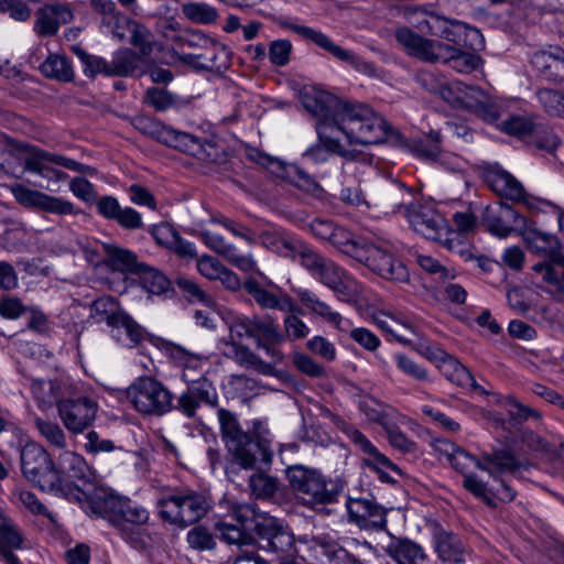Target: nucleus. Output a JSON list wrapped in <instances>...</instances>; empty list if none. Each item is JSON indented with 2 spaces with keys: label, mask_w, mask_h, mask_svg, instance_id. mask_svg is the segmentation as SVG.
Returning <instances> with one entry per match:
<instances>
[{
  "label": "nucleus",
  "mask_w": 564,
  "mask_h": 564,
  "mask_svg": "<svg viewBox=\"0 0 564 564\" xmlns=\"http://www.w3.org/2000/svg\"><path fill=\"white\" fill-rule=\"evenodd\" d=\"M392 127L371 107L352 102L319 87V149L354 159L352 151L344 149L341 139L352 144H379Z\"/></svg>",
  "instance_id": "obj_1"
},
{
  "label": "nucleus",
  "mask_w": 564,
  "mask_h": 564,
  "mask_svg": "<svg viewBox=\"0 0 564 564\" xmlns=\"http://www.w3.org/2000/svg\"><path fill=\"white\" fill-rule=\"evenodd\" d=\"M87 513L106 519L134 546L144 544L150 513L142 506L106 489L99 491Z\"/></svg>",
  "instance_id": "obj_2"
},
{
  "label": "nucleus",
  "mask_w": 564,
  "mask_h": 564,
  "mask_svg": "<svg viewBox=\"0 0 564 564\" xmlns=\"http://www.w3.org/2000/svg\"><path fill=\"white\" fill-rule=\"evenodd\" d=\"M57 462V470L62 480L61 487H65L68 491L63 490V492H54V495L79 502L88 512L96 496H99V491H106V489L97 485L94 470L79 454L66 451L58 456Z\"/></svg>",
  "instance_id": "obj_3"
},
{
  "label": "nucleus",
  "mask_w": 564,
  "mask_h": 564,
  "mask_svg": "<svg viewBox=\"0 0 564 564\" xmlns=\"http://www.w3.org/2000/svg\"><path fill=\"white\" fill-rule=\"evenodd\" d=\"M411 197V189L398 184L387 193L382 208L386 213H398L404 208V215L415 232L426 239L441 241L442 237L447 234L444 217L432 206L410 203L409 198Z\"/></svg>",
  "instance_id": "obj_4"
},
{
  "label": "nucleus",
  "mask_w": 564,
  "mask_h": 564,
  "mask_svg": "<svg viewBox=\"0 0 564 564\" xmlns=\"http://www.w3.org/2000/svg\"><path fill=\"white\" fill-rule=\"evenodd\" d=\"M441 452L446 455L452 467L464 476L470 475L469 471L474 466L488 473L495 479L506 473L516 474L525 468V465L509 448L482 452L480 458H476L449 442H442Z\"/></svg>",
  "instance_id": "obj_5"
},
{
  "label": "nucleus",
  "mask_w": 564,
  "mask_h": 564,
  "mask_svg": "<svg viewBox=\"0 0 564 564\" xmlns=\"http://www.w3.org/2000/svg\"><path fill=\"white\" fill-rule=\"evenodd\" d=\"M156 505L160 518L180 528L198 522L209 510L206 497L192 489L175 490L159 499Z\"/></svg>",
  "instance_id": "obj_6"
},
{
  "label": "nucleus",
  "mask_w": 564,
  "mask_h": 564,
  "mask_svg": "<svg viewBox=\"0 0 564 564\" xmlns=\"http://www.w3.org/2000/svg\"><path fill=\"white\" fill-rule=\"evenodd\" d=\"M23 476L36 487L48 492L68 491L61 487L62 480L56 465L50 454L40 445L26 444L20 454Z\"/></svg>",
  "instance_id": "obj_7"
},
{
  "label": "nucleus",
  "mask_w": 564,
  "mask_h": 564,
  "mask_svg": "<svg viewBox=\"0 0 564 564\" xmlns=\"http://www.w3.org/2000/svg\"><path fill=\"white\" fill-rule=\"evenodd\" d=\"M127 400L140 413L161 416L173 409L172 393L151 377L137 379L126 391Z\"/></svg>",
  "instance_id": "obj_8"
},
{
  "label": "nucleus",
  "mask_w": 564,
  "mask_h": 564,
  "mask_svg": "<svg viewBox=\"0 0 564 564\" xmlns=\"http://www.w3.org/2000/svg\"><path fill=\"white\" fill-rule=\"evenodd\" d=\"M217 416L223 441L235 462L245 469L252 468L257 460L256 452L259 449V444L252 442L251 436L241 429L235 413L220 408L217 410Z\"/></svg>",
  "instance_id": "obj_9"
},
{
  "label": "nucleus",
  "mask_w": 564,
  "mask_h": 564,
  "mask_svg": "<svg viewBox=\"0 0 564 564\" xmlns=\"http://www.w3.org/2000/svg\"><path fill=\"white\" fill-rule=\"evenodd\" d=\"M185 46L193 51L184 53L181 61L195 68L220 72L229 65V53L226 47L203 33L187 34Z\"/></svg>",
  "instance_id": "obj_10"
},
{
  "label": "nucleus",
  "mask_w": 564,
  "mask_h": 564,
  "mask_svg": "<svg viewBox=\"0 0 564 564\" xmlns=\"http://www.w3.org/2000/svg\"><path fill=\"white\" fill-rule=\"evenodd\" d=\"M442 97L454 106H459L475 112L487 122L499 118V107L496 100L479 87L463 82H453L449 88L442 91Z\"/></svg>",
  "instance_id": "obj_11"
},
{
  "label": "nucleus",
  "mask_w": 564,
  "mask_h": 564,
  "mask_svg": "<svg viewBox=\"0 0 564 564\" xmlns=\"http://www.w3.org/2000/svg\"><path fill=\"white\" fill-rule=\"evenodd\" d=\"M354 253L357 261L364 263L383 279L395 282H406L409 280L406 267L394 259L393 254L380 245L362 239L360 246L354 249Z\"/></svg>",
  "instance_id": "obj_12"
},
{
  "label": "nucleus",
  "mask_w": 564,
  "mask_h": 564,
  "mask_svg": "<svg viewBox=\"0 0 564 564\" xmlns=\"http://www.w3.org/2000/svg\"><path fill=\"white\" fill-rule=\"evenodd\" d=\"M395 39L409 56L425 63L445 62L454 52L449 44L423 37L406 26L395 30Z\"/></svg>",
  "instance_id": "obj_13"
},
{
  "label": "nucleus",
  "mask_w": 564,
  "mask_h": 564,
  "mask_svg": "<svg viewBox=\"0 0 564 564\" xmlns=\"http://www.w3.org/2000/svg\"><path fill=\"white\" fill-rule=\"evenodd\" d=\"M91 317L98 323L106 322L113 329L122 328L132 345H138L148 335L144 328L122 312L110 296L99 297L93 302Z\"/></svg>",
  "instance_id": "obj_14"
},
{
  "label": "nucleus",
  "mask_w": 564,
  "mask_h": 564,
  "mask_svg": "<svg viewBox=\"0 0 564 564\" xmlns=\"http://www.w3.org/2000/svg\"><path fill=\"white\" fill-rule=\"evenodd\" d=\"M419 29L421 32L443 37L446 41L452 42V46L456 47L468 46V39L474 40L481 36L477 29L469 28L463 22L455 20L451 21L433 13L427 14L426 19L419 22Z\"/></svg>",
  "instance_id": "obj_15"
},
{
  "label": "nucleus",
  "mask_w": 564,
  "mask_h": 564,
  "mask_svg": "<svg viewBox=\"0 0 564 564\" xmlns=\"http://www.w3.org/2000/svg\"><path fill=\"white\" fill-rule=\"evenodd\" d=\"M98 404L90 398L78 397L58 402V414L70 433H83L96 419Z\"/></svg>",
  "instance_id": "obj_16"
},
{
  "label": "nucleus",
  "mask_w": 564,
  "mask_h": 564,
  "mask_svg": "<svg viewBox=\"0 0 564 564\" xmlns=\"http://www.w3.org/2000/svg\"><path fill=\"white\" fill-rule=\"evenodd\" d=\"M160 142L177 151L193 155L198 160L207 162L216 161V147L212 142L200 140L194 134L166 127V129L161 132Z\"/></svg>",
  "instance_id": "obj_17"
},
{
  "label": "nucleus",
  "mask_w": 564,
  "mask_h": 564,
  "mask_svg": "<svg viewBox=\"0 0 564 564\" xmlns=\"http://www.w3.org/2000/svg\"><path fill=\"white\" fill-rule=\"evenodd\" d=\"M481 221L490 234L505 238L513 230L522 231L527 219L510 205L499 203L482 210Z\"/></svg>",
  "instance_id": "obj_18"
},
{
  "label": "nucleus",
  "mask_w": 564,
  "mask_h": 564,
  "mask_svg": "<svg viewBox=\"0 0 564 564\" xmlns=\"http://www.w3.org/2000/svg\"><path fill=\"white\" fill-rule=\"evenodd\" d=\"M11 193L17 202L25 207H34L56 215L75 214V207L72 202L31 189L22 184L12 185Z\"/></svg>",
  "instance_id": "obj_19"
},
{
  "label": "nucleus",
  "mask_w": 564,
  "mask_h": 564,
  "mask_svg": "<svg viewBox=\"0 0 564 564\" xmlns=\"http://www.w3.org/2000/svg\"><path fill=\"white\" fill-rule=\"evenodd\" d=\"M319 281L348 303L357 302L362 292L361 285L332 261H319Z\"/></svg>",
  "instance_id": "obj_20"
},
{
  "label": "nucleus",
  "mask_w": 564,
  "mask_h": 564,
  "mask_svg": "<svg viewBox=\"0 0 564 564\" xmlns=\"http://www.w3.org/2000/svg\"><path fill=\"white\" fill-rule=\"evenodd\" d=\"M251 326V338L256 340L257 347L263 349L274 364L281 362L283 354L278 346L285 340V336L278 324L267 316H253Z\"/></svg>",
  "instance_id": "obj_21"
},
{
  "label": "nucleus",
  "mask_w": 564,
  "mask_h": 564,
  "mask_svg": "<svg viewBox=\"0 0 564 564\" xmlns=\"http://www.w3.org/2000/svg\"><path fill=\"white\" fill-rule=\"evenodd\" d=\"M347 511L351 522L361 529L383 530L387 527L386 509L368 499H349Z\"/></svg>",
  "instance_id": "obj_22"
},
{
  "label": "nucleus",
  "mask_w": 564,
  "mask_h": 564,
  "mask_svg": "<svg viewBox=\"0 0 564 564\" xmlns=\"http://www.w3.org/2000/svg\"><path fill=\"white\" fill-rule=\"evenodd\" d=\"M73 19V11L67 4H46L35 13L34 31L42 37L54 36L62 24L70 23Z\"/></svg>",
  "instance_id": "obj_23"
},
{
  "label": "nucleus",
  "mask_w": 564,
  "mask_h": 564,
  "mask_svg": "<svg viewBox=\"0 0 564 564\" xmlns=\"http://www.w3.org/2000/svg\"><path fill=\"white\" fill-rule=\"evenodd\" d=\"M286 476L291 487L304 505L314 509L317 505V474L303 465L288 467Z\"/></svg>",
  "instance_id": "obj_24"
},
{
  "label": "nucleus",
  "mask_w": 564,
  "mask_h": 564,
  "mask_svg": "<svg viewBox=\"0 0 564 564\" xmlns=\"http://www.w3.org/2000/svg\"><path fill=\"white\" fill-rule=\"evenodd\" d=\"M432 542L437 557L444 563L464 562L466 547L462 540L452 531L435 525Z\"/></svg>",
  "instance_id": "obj_25"
},
{
  "label": "nucleus",
  "mask_w": 564,
  "mask_h": 564,
  "mask_svg": "<svg viewBox=\"0 0 564 564\" xmlns=\"http://www.w3.org/2000/svg\"><path fill=\"white\" fill-rule=\"evenodd\" d=\"M531 64L541 77L551 82L564 80V51L552 47L532 55Z\"/></svg>",
  "instance_id": "obj_26"
},
{
  "label": "nucleus",
  "mask_w": 564,
  "mask_h": 564,
  "mask_svg": "<svg viewBox=\"0 0 564 564\" xmlns=\"http://www.w3.org/2000/svg\"><path fill=\"white\" fill-rule=\"evenodd\" d=\"M258 535L267 540L268 546L275 552H286L294 543L293 534L273 517L260 520Z\"/></svg>",
  "instance_id": "obj_27"
},
{
  "label": "nucleus",
  "mask_w": 564,
  "mask_h": 564,
  "mask_svg": "<svg viewBox=\"0 0 564 564\" xmlns=\"http://www.w3.org/2000/svg\"><path fill=\"white\" fill-rule=\"evenodd\" d=\"M485 180L500 197H506L513 202H520L524 198L525 192L522 184L505 170H488L485 174Z\"/></svg>",
  "instance_id": "obj_28"
},
{
  "label": "nucleus",
  "mask_w": 564,
  "mask_h": 564,
  "mask_svg": "<svg viewBox=\"0 0 564 564\" xmlns=\"http://www.w3.org/2000/svg\"><path fill=\"white\" fill-rule=\"evenodd\" d=\"M522 236L529 249L543 259L562 253V243L555 235L529 226L528 221L525 228L522 229Z\"/></svg>",
  "instance_id": "obj_29"
},
{
  "label": "nucleus",
  "mask_w": 564,
  "mask_h": 564,
  "mask_svg": "<svg viewBox=\"0 0 564 564\" xmlns=\"http://www.w3.org/2000/svg\"><path fill=\"white\" fill-rule=\"evenodd\" d=\"M243 288L262 308H275L282 312L296 311V304L288 294L276 296L263 289L260 283L253 279H248L243 283Z\"/></svg>",
  "instance_id": "obj_30"
},
{
  "label": "nucleus",
  "mask_w": 564,
  "mask_h": 564,
  "mask_svg": "<svg viewBox=\"0 0 564 564\" xmlns=\"http://www.w3.org/2000/svg\"><path fill=\"white\" fill-rule=\"evenodd\" d=\"M200 237L210 249L225 257L230 263L240 270L247 272L254 270V260L250 256H238L236 248L232 245L226 242L223 237L209 231H202Z\"/></svg>",
  "instance_id": "obj_31"
},
{
  "label": "nucleus",
  "mask_w": 564,
  "mask_h": 564,
  "mask_svg": "<svg viewBox=\"0 0 564 564\" xmlns=\"http://www.w3.org/2000/svg\"><path fill=\"white\" fill-rule=\"evenodd\" d=\"M386 553L399 564H423L426 561L422 546L408 539H393Z\"/></svg>",
  "instance_id": "obj_32"
},
{
  "label": "nucleus",
  "mask_w": 564,
  "mask_h": 564,
  "mask_svg": "<svg viewBox=\"0 0 564 564\" xmlns=\"http://www.w3.org/2000/svg\"><path fill=\"white\" fill-rule=\"evenodd\" d=\"M533 271L541 274L542 280L555 288L556 292H564V253L542 259L532 267Z\"/></svg>",
  "instance_id": "obj_33"
},
{
  "label": "nucleus",
  "mask_w": 564,
  "mask_h": 564,
  "mask_svg": "<svg viewBox=\"0 0 564 564\" xmlns=\"http://www.w3.org/2000/svg\"><path fill=\"white\" fill-rule=\"evenodd\" d=\"M102 248L107 254L105 263L113 271L129 273L141 271L142 264L137 261V256L132 251L110 243H105Z\"/></svg>",
  "instance_id": "obj_34"
},
{
  "label": "nucleus",
  "mask_w": 564,
  "mask_h": 564,
  "mask_svg": "<svg viewBox=\"0 0 564 564\" xmlns=\"http://www.w3.org/2000/svg\"><path fill=\"white\" fill-rule=\"evenodd\" d=\"M440 368L451 382L463 388H470L473 390L479 391L480 393H486V391L476 383L471 372L457 359L448 356L446 360L440 365Z\"/></svg>",
  "instance_id": "obj_35"
},
{
  "label": "nucleus",
  "mask_w": 564,
  "mask_h": 564,
  "mask_svg": "<svg viewBox=\"0 0 564 564\" xmlns=\"http://www.w3.org/2000/svg\"><path fill=\"white\" fill-rule=\"evenodd\" d=\"M372 321L379 328L392 335L399 343L404 345H409L411 340L398 330V326L403 327V329L410 332V334H415L414 326L402 316L378 312L372 315Z\"/></svg>",
  "instance_id": "obj_36"
},
{
  "label": "nucleus",
  "mask_w": 564,
  "mask_h": 564,
  "mask_svg": "<svg viewBox=\"0 0 564 564\" xmlns=\"http://www.w3.org/2000/svg\"><path fill=\"white\" fill-rule=\"evenodd\" d=\"M319 47L327 51L329 54H332L337 59L351 65L358 72H361L365 74H371L373 72V66L370 63L364 61L357 54L335 44L332 40H329L327 36L323 35L321 33H319Z\"/></svg>",
  "instance_id": "obj_37"
},
{
  "label": "nucleus",
  "mask_w": 564,
  "mask_h": 564,
  "mask_svg": "<svg viewBox=\"0 0 564 564\" xmlns=\"http://www.w3.org/2000/svg\"><path fill=\"white\" fill-rule=\"evenodd\" d=\"M41 73L48 78L68 83L74 79V70L65 55L50 54L40 66Z\"/></svg>",
  "instance_id": "obj_38"
},
{
  "label": "nucleus",
  "mask_w": 564,
  "mask_h": 564,
  "mask_svg": "<svg viewBox=\"0 0 564 564\" xmlns=\"http://www.w3.org/2000/svg\"><path fill=\"white\" fill-rule=\"evenodd\" d=\"M350 440L354 442L356 446H358L366 455L369 456L368 459H366V463L369 466H373L378 468L381 467H388L395 471H398L397 466L383 454L379 453V451L371 444V442L358 430L350 429L347 431Z\"/></svg>",
  "instance_id": "obj_39"
},
{
  "label": "nucleus",
  "mask_w": 564,
  "mask_h": 564,
  "mask_svg": "<svg viewBox=\"0 0 564 564\" xmlns=\"http://www.w3.org/2000/svg\"><path fill=\"white\" fill-rule=\"evenodd\" d=\"M521 442L530 451L542 454L551 462L564 460V443H561L560 447L555 448L533 431H523Z\"/></svg>",
  "instance_id": "obj_40"
},
{
  "label": "nucleus",
  "mask_w": 564,
  "mask_h": 564,
  "mask_svg": "<svg viewBox=\"0 0 564 564\" xmlns=\"http://www.w3.org/2000/svg\"><path fill=\"white\" fill-rule=\"evenodd\" d=\"M172 357L183 367L182 379L184 381H195V379L199 378L202 375V366L205 361L204 358L191 354L180 346L172 349Z\"/></svg>",
  "instance_id": "obj_41"
},
{
  "label": "nucleus",
  "mask_w": 564,
  "mask_h": 564,
  "mask_svg": "<svg viewBox=\"0 0 564 564\" xmlns=\"http://www.w3.org/2000/svg\"><path fill=\"white\" fill-rule=\"evenodd\" d=\"M31 390L33 397L42 406L58 405L62 398V386L58 381L35 379L32 381Z\"/></svg>",
  "instance_id": "obj_42"
},
{
  "label": "nucleus",
  "mask_w": 564,
  "mask_h": 564,
  "mask_svg": "<svg viewBox=\"0 0 564 564\" xmlns=\"http://www.w3.org/2000/svg\"><path fill=\"white\" fill-rule=\"evenodd\" d=\"M232 518L243 529H252L258 533V524L262 518H269L270 516L259 512L252 503H237L234 502L229 509Z\"/></svg>",
  "instance_id": "obj_43"
},
{
  "label": "nucleus",
  "mask_w": 564,
  "mask_h": 564,
  "mask_svg": "<svg viewBox=\"0 0 564 564\" xmlns=\"http://www.w3.org/2000/svg\"><path fill=\"white\" fill-rule=\"evenodd\" d=\"M216 530L220 535V539L228 544L237 545L241 552L242 547L250 546L256 543L254 538L247 532L240 525L230 524L224 521L216 523Z\"/></svg>",
  "instance_id": "obj_44"
},
{
  "label": "nucleus",
  "mask_w": 564,
  "mask_h": 564,
  "mask_svg": "<svg viewBox=\"0 0 564 564\" xmlns=\"http://www.w3.org/2000/svg\"><path fill=\"white\" fill-rule=\"evenodd\" d=\"M109 77L130 76L139 66V56L132 50H119L115 53L112 61L109 62Z\"/></svg>",
  "instance_id": "obj_45"
},
{
  "label": "nucleus",
  "mask_w": 564,
  "mask_h": 564,
  "mask_svg": "<svg viewBox=\"0 0 564 564\" xmlns=\"http://www.w3.org/2000/svg\"><path fill=\"white\" fill-rule=\"evenodd\" d=\"M138 273L141 274V284L147 292L161 295L170 291L171 282L160 271L142 264Z\"/></svg>",
  "instance_id": "obj_46"
},
{
  "label": "nucleus",
  "mask_w": 564,
  "mask_h": 564,
  "mask_svg": "<svg viewBox=\"0 0 564 564\" xmlns=\"http://www.w3.org/2000/svg\"><path fill=\"white\" fill-rule=\"evenodd\" d=\"M440 143L441 134L437 131L431 130L424 138L413 140L409 148L421 158L435 160L441 152Z\"/></svg>",
  "instance_id": "obj_47"
},
{
  "label": "nucleus",
  "mask_w": 564,
  "mask_h": 564,
  "mask_svg": "<svg viewBox=\"0 0 564 564\" xmlns=\"http://www.w3.org/2000/svg\"><path fill=\"white\" fill-rule=\"evenodd\" d=\"M24 169L55 183L67 177L66 173L50 166L45 160L40 159L39 155L32 151L24 160Z\"/></svg>",
  "instance_id": "obj_48"
},
{
  "label": "nucleus",
  "mask_w": 564,
  "mask_h": 564,
  "mask_svg": "<svg viewBox=\"0 0 564 564\" xmlns=\"http://www.w3.org/2000/svg\"><path fill=\"white\" fill-rule=\"evenodd\" d=\"M182 12L186 19L200 24L214 23L218 18L217 10L203 2L184 3Z\"/></svg>",
  "instance_id": "obj_49"
},
{
  "label": "nucleus",
  "mask_w": 564,
  "mask_h": 564,
  "mask_svg": "<svg viewBox=\"0 0 564 564\" xmlns=\"http://www.w3.org/2000/svg\"><path fill=\"white\" fill-rule=\"evenodd\" d=\"M73 52L82 62L86 76L95 77L98 74L108 76V72H110V65L109 62L104 57L90 55L79 46H73Z\"/></svg>",
  "instance_id": "obj_50"
},
{
  "label": "nucleus",
  "mask_w": 564,
  "mask_h": 564,
  "mask_svg": "<svg viewBox=\"0 0 564 564\" xmlns=\"http://www.w3.org/2000/svg\"><path fill=\"white\" fill-rule=\"evenodd\" d=\"M319 547L328 564H356V560L334 538L325 535L319 539Z\"/></svg>",
  "instance_id": "obj_51"
},
{
  "label": "nucleus",
  "mask_w": 564,
  "mask_h": 564,
  "mask_svg": "<svg viewBox=\"0 0 564 564\" xmlns=\"http://www.w3.org/2000/svg\"><path fill=\"white\" fill-rule=\"evenodd\" d=\"M191 386L186 389L199 404L205 403L215 406L218 401L217 392L207 379L198 378L195 381H189Z\"/></svg>",
  "instance_id": "obj_52"
},
{
  "label": "nucleus",
  "mask_w": 564,
  "mask_h": 564,
  "mask_svg": "<svg viewBox=\"0 0 564 564\" xmlns=\"http://www.w3.org/2000/svg\"><path fill=\"white\" fill-rule=\"evenodd\" d=\"M290 251L289 258L299 261L303 268L312 272H317V254L302 241L295 240L293 247H286Z\"/></svg>",
  "instance_id": "obj_53"
},
{
  "label": "nucleus",
  "mask_w": 564,
  "mask_h": 564,
  "mask_svg": "<svg viewBox=\"0 0 564 564\" xmlns=\"http://www.w3.org/2000/svg\"><path fill=\"white\" fill-rule=\"evenodd\" d=\"M502 130L517 138H525L538 132V124L530 118L522 116H511L502 123Z\"/></svg>",
  "instance_id": "obj_54"
},
{
  "label": "nucleus",
  "mask_w": 564,
  "mask_h": 564,
  "mask_svg": "<svg viewBox=\"0 0 564 564\" xmlns=\"http://www.w3.org/2000/svg\"><path fill=\"white\" fill-rule=\"evenodd\" d=\"M35 426L50 445L57 448L66 446L65 433L57 423L36 417Z\"/></svg>",
  "instance_id": "obj_55"
},
{
  "label": "nucleus",
  "mask_w": 564,
  "mask_h": 564,
  "mask_svg": "<svg viewBox=\"0 0 564 564\" xmlns=\"http://www.w3.org/2000/svg\"><path fill=\"white\" fill-rule=\"evenodd\" d=\"M538 98L544 110L554 117H564V94L553 89H540Z\"/></svg>",
  "instance_id": "obj_56"
},
{
  "label": "nucleus",
  "mask_w": 564,
  "mask_h": 564,
  "mask_svg": "<svg viewBox=\"0 0 564 564\" xmlns=\"http://www.w3.org/2000/svg\"><path fill=\"white\" fill-rule=\"evenodd\" d=\"M235 361L240 366L251 368L261 375H272L274 370L270 362L263 361L251 349L243 345L241 349L238 350V356Z\"/></svg>",
  "instance_id": "obj_57"
},
{
  "label": "nucleus",
  "mask_w": 564,
  "mask_h": 564,
  "mask_svg": "<svg viewBox=\"0 0 564 564\" xmlns=\"http://www.w3.org/2000/svg\"><path fill=\"white\" fill-rule=\"evenodd\" d=\"M249 486L251 492L257 498H270L278 490V481L275 478L270 477L265 474H254L249 479Z\"/></svg>",
  "instance_id": "obj_58"
},
{
  "label": "nucleus",
  "mask_w": 564,
  "mask_h": 564,
  "mask_svg": "<svg viewBox=\"0 0 564 564\" xmlns=\"http://www.w3.org/2000/svg\"><path fill=\"white\" fill-rule=\"evenodd\" d=\"M32 152L37 154L40 159L45 160L47 163L59 165L70 171L87 173L90 175L95 173V170L93 167L84 165L73 159L41 150H32Z\"/></svg>",
  "instance_id": "obj_59"
},
{
  "label": "nucleus",
  "mask_w": 564,
  "mask_h": 564,
  "mask_svg": "<svg viewBox=\"0 0 564 564\" xmlns=\"http://www.w3.org/2000/svg\"><path fill=\"white\" fill-rule=\"evenodd\" d=\"M454 52L444 63H451V66L460 73H469L478 67L479 57L462 51V47L449 45Z\"/></svg>",
  "instance_id": "obj_60"
},
{
  "label": "nucleus",
  "mask_w": 564,
  "mask_h": 564,
  "mask_svg": "<svg viewBox=\"0 0 564 564\" xmlns=\"http://www.w3.org/2000/svg\"><path fill=\"white\" fill-rule=\"evenodd\" d=\"M360 410L368 417V420L379 423L383 429L386 423H390L392 421V410L375 400L362 401L360 404Z\"/></svg>",
  "instance_id": "obj_61"
},
{
  "label": "nucleus",
  "mask_w": 564,
  "mask_h": 564,
  "mask_svg": "<svg viewBox=\"0 0 564 564\" xmlns=\"http://www.w3.org/2000/svg\"><path fill=\"white\" fill-rule=\"evenodd\" d=\"M394 360L399 370L416 381H427L429 372L421 365L404 354H397Z\"/></svg>",
  "instance_id": "obj_62"
},
{
  "label": "nucleus",
  "mask_w": 564,
  "mask_h": 564,
  "mask_svg": "<svg viewBox=\"0 0 564 564\" xmlns=\"http://www.w3.org/2000/svg\"><path fill=\"white\" fill-rule=\"evenodd\" d=\"M297 99L305 111L312 117L317 115V88L314 85L296 84L294 87Z\"/></svg>",
  "instance_id": "obj_63"
},
{
  "label": "nucleus",
  "mask_w": 564,
  "mask_h": 564,
  "mask_svg": "<svg viewBox=\"0 0 564 564\" xmlns=\"http://www.w3.org/2000/svg\"><path fill=\"white\" fill-rule=\"evenodd\" d=\"M558 0H527L524 10L527 18L535 22L546 13H553L558 9Z\"/></svg>",
  "instance_id": "obj_64"
}]
</instances>
